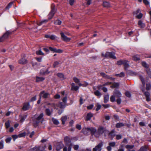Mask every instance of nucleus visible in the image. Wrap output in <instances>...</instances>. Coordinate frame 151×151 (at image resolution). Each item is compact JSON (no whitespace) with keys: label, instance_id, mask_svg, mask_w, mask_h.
<instances>
[{"label":"nucleus","instance_id":"nucleus-9","mask_svg":"<svg viewBox=\"0 0 151 151\" xmlns=\"http://www.w3.org/2000/svg\"><path fill=\"white\" fill-rule=\"evenodd\" d=\"M142 66L146 68V70L147 73L148 75H150L151 73L150 70L148 68V65L145 62H142Z\"/></svg>","mask_w":151,"mask_h":151},{"label":"nucleus","instance_id":"nucleus-13","mask_svg":"<svg viewBox=\"0 0 151 151\" xmlns=\"http://www.w3.org/2000/svg\"><path fill=\"white\" fill-rule=\"evenodd\" d=\"M64 141L66 144H68L71 142V140L69 137L66 136L64 137Z\"/></svg>","mask_w":151,"mask_h":151},{"label":"nucleus","instance_id":"nucleus-59","mask_svg":"<svg viewBox=\"0 0 151 151\" xmlns=\"http://www.w3.org/2000/svg\"><path fill=\"white\" fill-rule=\"evenodd\" d=\"M79 147L78 145H74L73 148L75 150H77L78 149Z\"/></svg>","mask_w":151,"mask_h":151},{"label":"nucleus","instance_id":"nucleus-16","mask_svg":"<svg viewBox=\"0 0 151 151\" xmlns=\"http://www.w3.org/2000/svg\"><path fill=\"white\" fill-rule=\"evenodd\" d=\"M27 62V60L24 58V56L19 60V63L20 64H24L26 63Z\"/></svg>","mask_w":151,"mask_h":151},{"label":"nucleus","instance_id":"nucleus-22","mask_svg":"<svg viewBox=\"0 0 151 151\" xmlns=\"http://www.w3.org/2000/svg\"><path fill=\"white\" fill-rule=\"evenodd\" d=\"M114 93L116 95V96L117 97L119 98L121 97L122 96L121 93L119 91H115L114 92Z\"/></svg>","mask_w":151,"mask_h":151},{"label":"nucleus","instance_id":"nucleus-10","mask_svg":"<svg viewBox=\"0 0 151 151\" xmlns=\"http://www.w3.org/2000/svg\"><path fill=\"white\" fill-rule=\"evenodd\" d=\"M63 146V145L62 142H59L57 143L56 150L57 151L62 149Z\"/></svg>","mask_w":151,"mask_h":151},{"label":"nucleus","instance_id":"nucleus-57","mask_svg":"<svg viewBox=\"0 0 151 151\" xmlns=\"http://www.w3.org/2000/svg\"><path fill=\"white\" fill-rule=\"evenodd\" d=\"M140 80L142 82V83L143 86L144 87L145 85V83L144 82V79L142 77H140Z\"/></svg>","mask_w":151,"mask_h":151},{"label":"nucleus","instance_id":"nucleus-7","mask_svg":"<svg viewBox=\"0 0 151 151\" xmlns=\"http://www.w3.org/2000/svg\"><path fill=\"white\" fill-rule=\"evenodd\" d=\"M103 145L102 142L99 143L93 149V151H101Z\"/></svg>","mask_w":151,"mask_h":151},{"label":"nucleus","instance_id":"nucleus-29","mask_svg":"<svg viewBox=\"0 0 151 151\" xmlns=\"http://www.w3.org/2000/svg\"><path fill=\"white\" fill-rule=\"evenodd\" d=\"M46 114L48 116H50L52 113V111H51L49 109H47L45 111Z\"/></svg>","mask_w":151,"mask_h":151},{"label":"nucleus","instance_id":"nucleus-28","mask_svg":"<svg viewBox=\"0 0 151 151\" xmlns=\"http://www.w3.org/2000/svg\"><path fill=\"white\" fill-rule=\"evenodd\" d=\"M124 124L123 123L119 122L116 124V127L117 128H119L124 126Z\"/></svg>","mask_w":151,"mask_h":151},{"label":"nucleus","instance_id":"nucleus-25","mask_svg":"<svg viewBox=\"0 0 151 151\" xmlns=\"http://www.w3.org/2000/svg\"><path fill=\"white\" fill-rule=\"evenodd\" d=\"M132 59L134 60L137 61L140 60L139 56L138 55H135L132 56Z\"/></svg>","mask_w":151,"mask_h":151},{"label":"nucleus","instance_id":"nucleus-21","mask_svg":"<svg viewBox=\"0 0 151 151\" xmlns=\"http://www.w3.org/2000/svg\"><path fill=\"white\" fill-rule=\"evenodd\" d=\"M67 117L66 116H65L61 118V120L62 122V124H65V122L67 121Z\"/></svg>","mask_w":151,"mask_h":151},{"label":"nucleus","instance_id":"nucleus-18","mask_svg":"<svg viewBox=\"0 0 151 151\" xmlns=\"http://www.w3.org/2000/svg\"><path fill=\"white\" fill-rule=\"evenodd\" d=\"M93 116V115L92 113H88L86 116V121L89 120Z\"/></svg>","mask_w":151,"mask_h":151},{"label":"nucleus","instance_id":"nucleus-64","mask_svg":"<svg viewBox=\"0 0 151 151\" xmlns=\"http://www.w3.org/2000/svg\"><path fill=\"white\" fill-rule=\"evenodd\" d=\"M74 2V0H69V3L70 5H73Z\"/></svg>","mask_w":151,"mask_h":151},{"label":"nucleus","instance_id":"nucleus-24","mask_svg":"<svg viewBox=\"0 0 151 151\" xmlns=\"http://www.w3.org/2000/svg\"><path fill=\"white\" fill-rule=\"evenodd\" d=\"M138 25L141 28L144 27L145 26V24L143 23V22L139 20L138 22Z\"/></svg>","mask_w":151,"mask_h":151},{"label":"nucleus","instance_id":"nucleus-2","mask_svg":"<svg viewBox=\"0 0 151 151\" xmlns=\"http://www.w3.org/2000/svg\"><path fill=\"white\" fill-rule=\"evenodd\" d=\"M104 131V128L103 127L100 126L99 127L97 132L96 131L94 135L95 137H98L100 135L103 133Z\"/></svg>","mask_w":151,"mask_h":151},{"label":"nucleus","instance_id":"nucleus-55","mask_svg":"<svg viewBox=\"0 0 151 151\" xmlns=\"http://www.w3.org/2000/svg\"><path fill=\"white\" fill-rule=\"evenodd\" d=\"M59 64V63L58 62L55 61L54 62L53 65V67L55 68L57 65Z\"/></svg>","mask_w":151,"mask_h":151},{"label":"nucleus","instance_id":"nucleus-63","mask_svg":"<svg viewBox=\"0 0 151 151\" xmlns=\"http://www.w3.org/2000/svg\"><path fill=\"white\" fill-rule=\"evenodd\" d=\"M116 139H119L122 138V136L120 135H116Z\"/></svg>","mask_w":151,"mask_h":151},{"label":"nucleus","instance_id":"nucleus-50","mask_svg":"<svg viewBox=\"0 0 151 151\" xmlns=\"http://www.w3.org/2000/svg\"><path fill=\"white\" fill-rule=\"evenodd\" d=\"M116 145V143L115 142H110L109 144V145L111 147H114Z\"/></svg>","mask_w":151,"mask_h":151},{"label":"nucleus","instance_id":"nucleus-49","mask_svg":"<svg viewBox=\"0 0 151 151\" xmlns=\"http://www.w3.org/2000/svg\"><path fill=\"white\" fill-rule=\"evenodd\" d=\"M26 134L25 132H23L21 134H20L18 135L19 137H24L25 136Z\"/></svg>","mask_w":151,"mask_h":151},{"label":"nucleus","instance_id":"nucleus-23","mask_svg":"<svg viewBox=\"0 0 151 151\" xmlns=\"http://www.w3.org/2000/svg\"><path fill=\"white\" fill-rule=\"evenodd\" d=\"M144 94L146 97V100L148 101H150L149 97L150 95V93L148 92H145L144 93Z\"/></svg>","mask_w":151,"mask_h":151},{"label":"nucleus","instance_id":"nucleus-44","mask_svg":"<svg viewBox=\"0 0 151 151\" xmlns=\"http://www.w3.org/2000/svg\"><path fill=\"white\" fill-rule=\"evenodd\" d=\"M151 85L150 83H148L146 84V89L147 90H149L150 88Z\"/></svg>","mask_w":151,"mask_h":151},{"label":"nucleus","instance_id":"nucleus-1","mask_svg":"<svg viewBox=\"0 0 151 151\" xmlns=\"http://www.w3.org/2000/svg\"><path fill=\"white\" fill-rule=\"evenodd\" d=\"M96 131V129L93 127L84 128L82 130L81 132L85 135H88L91 134L92 135L95 134Z\"/></svg>","mask_w":151,"mask_h":151},{"label":"nucleus","instance_id":"nucleus-36","mask_svg":"<svg viewBox=\"0 0 151 151\" xmlns=\"http://www.w3.org/2000/svg\"><path fill=\"white\" fill-rule=\"evenodd\" d=\"M4 147V141L1 140L0 141V149H3Z\"/></svg>","mask_w":151,"mask_h":151},{"label":"nucleus","instance_id":"nucleus-8","mask_svg":"<svg viewBox=\"0 0 151 151\" xmlns=\"http://www.w3.org/2000/svg\"><path fill=\"white\" fill-rule=\"evenodd\" d=\"M43 114L42 113H41L39 116L38 117H37V114H35V117H37L36 118V123L37 124H38L39 122H40L43 119Z\"/></svg>","mask_w":151,"mask_h":151},{"label":"nucleus","instance_id":"nucleus-52","mask_svg":"<svg viewBox=\"0 0 151 151\" xmlns=\"http://www.w3.org/2000/svg\"><path fill=\"white\" fill-rule=\"evenodd\" d=\"M57 75L60 78H63L64 77L63 74L61 73H58L57 74Z\"/></svg>","mask_w":151,"mask_h":151},{"label":"nucleus","instance_id":"nucleus-41","mask_svg":"<svg viewBox=\"0 0 151 151\" xmlns=\"http://www.w3.org/2000/svg\"><path fill=\"white\" fill-rule=\"evenodd\" d=\"M147 149L146 147H142L139 151H147Z\"/></svg>","mask_w":151,"mask_h":151},{"label":"nucleus","instance_id":"nucleus-11","mask_svg":"<svg viewBox=\"0 0 151 151\" xmlns=\"http://www.w3.org/2000/svg\"><path fill=\"white\" fill-rule=\"evenodd\" d=\"M12 32H11L9 31H7L2 36L4 40H5L7 39L9 35Z\"/></svg>","mask_w":151,"mask_h":151},{"label":"nucleus","instance_id":"nucleus-56","mask_svg":"<svg viewBox=\"0 0 151 151\" xmlns=\"http://www.w3.org/2000/svg\"><path fill=\"white\" fill-rule=\"evenodd\" d=\"M143 3L146 5L150 4V3L147 0H143Z\"/></svg>","mask_w":151,"mask_h":151},{"label":"nucleus","instance_id":"nucleus-54","mask_svg":"<svg viewBox=\"0 0 151 151\" xmlns=\"http://www.w3.org/2000/svg\"><path fill=\"white\" fill-rule=\"evenodd\" d=\"M67 100V96H65L64 97H63V99H62V101L64 103L66 104V102Z\"/></svg>","mask_w":151,"mask_h":151},{"label":"nucleus","instance_id":"nucleus-15","mask_svg":"<svg viewBox=\"0 0 151 151\" xmlns=\"http://www.w3.org/2000/svg\"><path fill=\"white\" fill-rule=\"evenodd\" d=\"M79 87L77 86H75L74 83H72L71 84V89L72 90L76 91L78 90Z\"/></svg>","mask_w":151,"mask_h":151},{"label":"nucleus","instance_id":"nucleus-34","mask_svg":"<svg viewBox=\"0 0 151 151\" xmlns=\"http://www.w3.org/2000/svg\"><path fill=\"white\" fill-rule=\"evenodd\" d=\"M5 126L6 129H8L10 126V123L9 121H8L5 123Z\"/></svg>","mask_w":151,"mask_h":151},{"label":"nucleus","instance_id":"nucleus-42","mask_svg":"<svg viewBox=\"0 0 151 151\" xmlns=\"http://www.w3.org/2000/svg\"><path fill=\"white\" fill-rule=\"evenodd\" d=\"M73 79L75 82L76 83H78L80 82L79 80L76 77H74Z\"/></svg>","mask_w":151,"mask_h":151},{"label":"nucleus","instance_id":"nucleus-35","mask_svg":"<svg viewBox=\"0 0 151 151\" xmlns=\"http://www.w3.org/2000/svg\"><path fill=\"white\" fill-rule=\"evenodd\" d=\"M52 121L53 123L57 125L59 124V122L58 120L55 118H53L52 119Z\"/></svg>","mask_w":151,"mask_h":151},{"label":"nucleus","instance_id":"nucleus-32","mask_svg":"<svg viewBox=\"0 0 151 151\" xmlns=\"http://www.w3.org/2000/svg\"><path fill=\"white\" fill-rule=\"evenodd\" d=\"M109 96L108 95H106L104 96V102L105 103H107L109 100Z\"/></svg>","mask_w":151,"mask_h":151},{"label":"nucleus","instance_id":"nucleus-12","mask_svg":"<svg viewBox=\"0 0 151 151\" xmlns=\"http://www.w3.org/2000/svg\"><path fill=\"white\" fill-rule=\"evenodd\" d=\"M49 49L52 51L58 53H62V50L60 49H56L55 48H53L51 47H49Z\"/></svg>","mask_w":151,"mask_h":151},{"label":"nucleus","instance_id":"nucleus-14","mask_svg":"<svg viewBox=\"0 0 151 151\" xmlns=\"http://www.w3.org/2000/svg\"><path fill=\"white\" fill-rule=\"evenodd\" d=\"M140 11L139 10H137L136 12H134V14H136L137 15L136 16V17L138 19H140L142 18V14L140 13H139V14H138V13H139Z\"/></svg>","mask_w":151,"mask_h":151},{"label":"nucleus","instance_id":"nucleus-4","mask_svg":"<svg viewBox=\"0 0 151 151\" xmlns=\"http://www.w3.org/2000/svg\"><path fill=\"white\" fill-rule=\"evenodd\" d=\"M115 55V54L114 52H107L105 54V57L106 58H111L116 59V57Z\"/></svg>","mask_w":151,"mask_h":151},{"label":"nucleus","instance_id":"nucleus-58","mask_svg":"<svg viewBox=\"0 0 151 151\" xmlns=\"http://www.w3.org/2000/svg\"><path fill=\"white\" fill-rule=\"evenodd\" d=\"M102 106L105 108H107L109 107L110 105L109 104H102Z\"/></svg>","mask_w":151,"mask_h":151},{"label":"nucleus","instance_id":"nucleus-37","mask_svg":"<svg viewBox=\"0 0 151 151\" xmlns=\"http://www.w3.org/2000/svg\"><path fill=\"white\" fill-rule=\"evenodd\" d=\"M27 116L26 115H24L21 117L20 121L21 122H22L25 120L27 118Z\"/></svg>","mask_w":151,"mask_h":151},{"label":"nucleus","instance_id":"nucleus-40","mask_svg":"<svg viewBox=\"0 0 151 151\" xmlns=\"http://www.w3.org/2000/svg\"><path fill=\"white\" fill-rule=\"evenodd\" d=\"M124 60H120L118 61L117 63V64L118 65H120L123 64Z\"/></svg>","mask_w":151,"mask_h":151},{"label":"nucleus","instance_id":"nucleus-39","mask_svg":"<svg viewBox=\"0 0 151 151\" xmlns=\"http://www.w3.org/2000/svg\"><path fill=\"white\" fill-rule=\"evenodd\" d=\"M94 94L96 96H98V97H100L101 96V93L100 92L97 90L96 91H95L94 92Z\"/></svg>","mask_w":151,"mask_h":151},{"label":"nucleus","instance_id":"nucleus-27","mask_svg":"<svg viewBox=\"0 0 151 151\" xmlns=\"http://www.w3.org/2000/svg\"><path fill=\"white\" fill-rule=\"evenodd\" d=\"M103 6L104 7H109L110 6V4L108 2L106 1L103 2Z\"/></svg>","mask_w":151,"mask_h":151},{"label":"nucleus","instance_id":"nucleus-20","mask_svg":"<svg viewBox=\"0 0 151 151\" xmlns=\"http://www.w3.org/2000/svg\"><path fill=\"white\" fill-rule=\"evenodd\" d=\"M66 105V104L64 103L63 102H60L58 104V106L61 108H65Z\"/></svg>","mask_w":151,"mask_h":151},{"label":"nucleus","instance_id":"nucleus-51","mask_svg":"<svg viewBox=\"0 0 151 151\" xmlns=\"http://www.w3.org/2000/svg\"><path fill=\"white\" fill-rule=\"evenodd\" d=\"M126 148L127 149H132L134 147L133 145H127L126 146Z\"/></svg>","mask_w":151,"mask_h":151},{"label":"nucleus","instance_id":"nucleus-31","mask_svg":"<svg viewBox=\"0 0 151 151\" xmlns=\"http://www.w3.org/2000/svg\"><path fill=\"white\" fill-rule=\"evenodd\" d=\"M14 3V1L10 2L6 7V10L9 9L12 6V5Z\"/></svg>","mask_w":151,"mask_h":151},{"label":"nucleus","instance_id":"nucleus-60","mask_svg":"<svg viewBox=\"0 0 151 151\" xmlns=\"http://www.w3.org/2000/svg\"><path fill=\"white\" fill-rule=\"evenodd\" d=\"M56 37L55 35H52L50 36V38L52 40H54Z\"/></svg>","mask_w":151,"mask_h":151},{"label":"nucleus","instance_id":"nucleus-30","mask_svg":"<svg viewBox=\"0 0 151 151\" xmlns=\"http://www.w3.org/2000/svg\"><path fill=\"white\" fill-rule=\"evenodd\" d=\"M112 85L111 86V88H117L119 86V83H112Z\"/></svg>","mask_w":151,"mask_h":151},{"label":"nucleus","instance_id":"nucleus-6","mask_svg":"<svg viewBox=\"0 0 151 151\" xmlns=\"http://www.w3.org/2000/svg\"><path fill=\"white\" fill-rule=\"evenodd\" d=\"M60 34L61 36V38L63 41L66 42H68L70 40V38L66 36L63 32H61Z\"/></svg>","mask_w":151,"mask_h":151},{"label":"nucleus","instance_id":"nucleus-47","mask_svg":"<svg viewBox=\"0 0 151 151\" xmlns=\"http://www.w3.org/2000/svg\"><path fill=\"white\" fill-rule=\"evenodd\" d=\"M96 106H97V108H96V111H98L101 109V106L98 103H97L96 104Z\"/></svg>","mask_w":151,"mask_h":151},{"label":"nucleus","instance_id":"nucleus-62","mask_svg":"<svg viewBox=\"0 0 151 151\" xmlns=\"http://www.w3.org/2000/svg\"><path fill=\"white\" fill-rule=\"evenodd\" d=\"M112 84V83L111 82H107L103 85V86H105L107 85H109L110 84Z\"/></svg>","mask_w":151,"mask_h":151},{"label":"nucleus","instance_id":"nucleus-33","mask_svg":"<svg viewBox=\"0 0 151 151\" xmlns=\"http://www.w3.org/2000/svg\"><path fill=\"white\" fill-rule=\"evenodd\" d=\"M44 80V78L43 77H36V81L37 82L42 81Z\"/></svg>","mask_w":151,"mask_h":151},{"label":"nucleus","instance_id":"nucleus-53","mask_svg":"<svg viewBox=\"0 0 151 151\" xmlns=\"http://www.w3.org/2000/svg\"><path fill=\"white\" fill-rule=\"evenodd\" d=\"M116 76H119L120 77H123L124 76V73L123 72H121L120 74H116Z\"/></svg>","mask_w":151,"mask_h":151},{"label":"nucleus","instance_id":"nucleus-46","mask_svg":"<svg viewBox=\"0 0 151 151\" xmlns=\"http://www.w3.org/2000/svg\"><path fill=\"white\" fill-rule=\"evenodd\" d=\"M12 139L11 137H9L7 138L6 140L5 141L6 143H9L11 141V140Z\"/></svg>","mask_w":151,"mask_h":151},{"label":"nucleus","instance_id":"nucleus-61","mask_svg":"<svg viewBox=\"0 0 151 151\" xmlns=\"http://www.w3.org/2000/svg\"><path fill=\"white\" fill-rule=\"evenodd\" d=\"M12 137L13 139L14 140H15L17 138L19 137L18 135H12Z\"/></svg>","mask_w":151,"mask_h":151},{"label":"nucleus","instance_id":"nucleus-48","mask_svg":"<svg viewBox=\"0 0 151 151\" xmlns=\"http://www.w3.org/2000/svg\"><path fill=\"white\" fill-rule=\"evenodd\" d=\"M125 95L127 97H130L131 96V94L129 91H127L125 93Z\"/></svg>","mask_w":151,"mask_h":151},{"label":"nucleus","instance_id":"nucleus-38","mask_svg":"<svg viewBox=\"0 0 151 151\" xmlns=\"http://www.w3.org/2000/svg\"><path fill=\"white\" fill-rule=\"evenodd\" d=\"M36 53L37 55H44V53L42 52L41 50L37 51L36 52Z\"/></svg>","mask_w":151,"mask_h":151},{"label":"nucleus","instance_id":"nucleus-19","mask_svg":"<svg viewBox=\"0 0 151 151\" xmlns=\"http://www.w3.org/2000/svg\"><path fill=\"white\" fill-rule=\"evenodd\" d=\"M48 21V19H44L41 21L38 22H37V24L39 26L41 25L44 23H45Z\"/></svg>","mask_w":151,"mask_h":151},{"label":"nucleus","instance_id":"nucleus-5","mask_svg":"<svg viewBox=\"0 0 151 151\" xmlns=\"http://www.w3.org/2000/svg\"><path fill=\"white\" fill-rule=\"evenodd\" d=\"M50 95L48 93L45 92V91H43L40 92V98L41 99V97L44 99L47 98Z\"/></svg>","mask_w":151,"mask_h":151},{"label":"nucleus","instance_id":"nucleus-26","mask_svg":"<svg viewBox=\"0 0 151 151\" xmlns=\"http://www.w3.org/2000/svg\"><path fill=\"white\" fill-rule=\"evenodd\" d=\"M128 62V61L124 60L123 64L124 65L125 69H126L129 66V65Z\"/></svg>","mask_w":151,"mask_h":151},{"label":"nucleus","instance_id":"nucleus-45","mask_svg":"<svg viewBox=\"0 0 151 151\" xmlns=\"http://www.w3.org/2000/svg\"><path fill=\"white\" fill-rule=\"evenodd\" d=\"M110 101L111 102H113L115 101V97L114 96L112 95L110 97Z\"/></svg>","mask_w":151,"mask_h":151},{"label":"nucleus","instance_id":"nucleus-17","mask_svg":"<svg viewBox=\"0 0 151 151\" xmlns=\"http://www.w3.org/2000/svg\"><path fill=\"white\" fill-rule=\"evenodd\" d=\"M29 108V103H25L23 105L22 109L24 110H27Z\"/></svg>","mask_w":151,"mask_h":151},{"label":"nucleus","instance_id":"nucleus-43","mask_svg":"<svg viewBox=\"0 0 151 151\" xmlns=\"http://www.w3.org/2000/svg\"><path fill=\"white\" fill-rule=\"evenodd\" d=\"M61 23V22L60 20H57L55 21L54 22V24L56 25H60Z\"/></svg>","mask_w":151,"mask_h":151},{"label":"nucleus","instance_id":"nucleus-3","mask_svg":"<svg viewBox=\"0 0 151 151\" xmlns=\"http://www.w3.org/2000/svg\"><path fill=\"white\" fill-rule=\"evenodd\" d=\"M54 5L53 4H52L51 6V10L48 15L49 19H52L55 13V11L54 9Z\"/></svg>","mask_w":151,"mask_h":151}]
</instances>
